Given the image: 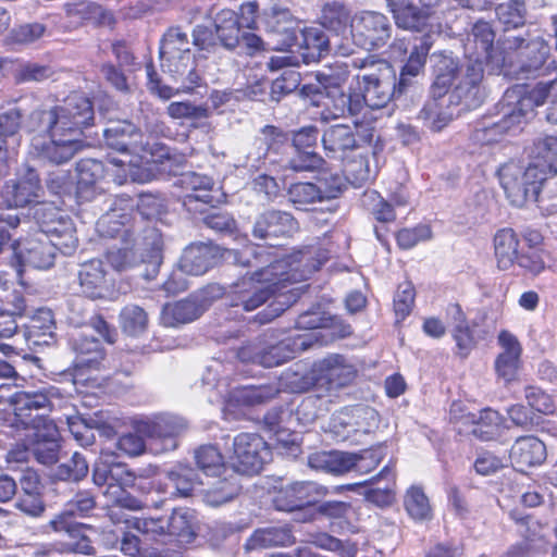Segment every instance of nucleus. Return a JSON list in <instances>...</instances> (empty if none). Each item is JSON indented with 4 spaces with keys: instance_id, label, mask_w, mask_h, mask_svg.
<instances>
[{
    "instance_id": "f257e3e1",
    "label": "nucleus",
    "mask_w": 557,
    "mask_h": 557,
    "mask_svg": "<svg viewBox=\"0 0 557 557\" xmlns=\"http://www.w3.org/2000/svg\"><path fill=\"white\" fill-rule=\"evenodd\" d=\"M275 252L273 247L264 246H249L240 252H232L237 263L255 271L231 285L227 294L231 307L253 311L284 288L285 283L307 280L327 259L314 248H305L282 259H274Z\"/></svg>"
},
{
    "instance_id": "f03ea898",
    "label": "nucleus",
    "mask_w": 557,
    "mask_h": 557,
    "mask_svg": "<svg viewBox=\"0 0 557 557\" xmlns=\"http://www.w3.org/2000/svg\"><path fill=\"white\" fill-rule=\"evenodd\" d=\"M92 120L91 102L76 92L61 104L34 110L25 125L37 133L30 140L29 153L54 164L70 161L82 149L83 128Z\"/></svg>"
},
{
    "instance_id": "7ed1b4c3",
    "label": "nucleus",
    "mask_w": 557,
    "mask_h": 557,
    "mask_svg": "<svg viewBox=\"0 0 557 557\" xmlns=\"http://www.w3.org/2000/svg\"><path fill=\"white\" fill-rule=\"evenodd\" d=\"M136 473L127 465L111 460V456L101 453L94 465L92 481L99 487H104L102 494L107 499V516L114 524L126 523L132 520L123 509L138 510L140 502L126 490L134 486Z\"/></svg>"
},
{
    "instance_id": "20e7f679",
    "label": "nucleus",
    "mask_w": 557,
    "mask_h": 557,
    "mask_svg": "<svg viewBox=\"0 0 557 557\" xmlns=\"http://www.w3.org/2000/svg\"><path fill=\"white\" fill-rule=\"evenodd\" d=\"M435 89H446L454 85L453 90L447 95L455 106L461 103L467 109L479 107L486 94L482 85L484 69L480 60L472 61L469 58L467 63L458 69L451 57H441L435 64Z\"/></svg>"
},
{
    "instance_id": "39448f33",
    "label": "nucleus",
    "mask_w": 557,
    "mask_h": 557,
    "mask_svg": "<svg viewBox=\"0 0 557 557\" xmlns=\"http://www.w3.org/2000/svg\"><path fill=\"white\" fill-rule=\"evenodd\" d=\"M106 145L121 152V157L109 160L110 164L117 168L114 181L123 184L128 177L136 181V169L140 163H149L153 152L144 143L141 132L128 121H112L103 129Z\"/></svg>"
},
{
    "instance_id": "423d86ee",
    "label": "nucleus",
    "mask_w": 557,
    "mask_h": 557,
    "mask_svg": "<svg viewBox=\"0 0 557 557\" xmlns=\"http://www.w3.org/2000/svg\"><path fill=\"white\" fill-rule=\"evenodd\" d=\"M557 85V78L548 83H539L531 90L524 85L508 88L500 101L502 119L485 128L487 140H496L494 135L505 134L519 128L520 124L532 114L535 107L542 106L548 97L549 89Z\"/></svg>"
},
{
    "instance_id": "0eeeda50",
    "label": "nucleus",
    "mask_w": 557,
    "mask_h": 557,
    "mask_svg": "<svg viewBox=\"0 0 557 557\" xmlns=\"http://www.w3.org/2000/svg\"><path fill=\"white\" fill-rule=\"evenodd\" d=\"M311 345L312 336L310 334H297L278 339L274 333H270L240 347L237 356L243 362L272 368L293 359Z\"/></svg>"
},
{
    "instance_id": "6e6552de",
    "label": "nucleus",
    "mask_w": 557,
    "mask_h": 557,
    "mask_svg": "<svg viewBox=\"0 0 557 557\" xmlns=\"http://www.w3.org/2000/svg\"><path fill=\"white\" fill-rule=\"evenodd\" d=\"M317 79L320 88H315L311 85H305L301 88V92L309 97L311 94L322 99L321 104L323 107L320 112L321 120L327 122L333 119L345 117L347 115H358L360 111V99L358 98L357 91L345 92L342 88V84L346 79V74H332L329 72H318Z\"/></svg>"
},
{
    "instance_id": "1a4fd4ad",
    "label": "nucleus",
    "mask_w": 557,
    "mask_h": 557,
    "mask_svg": "<svg viewBox=\"0 0 557 557\" xmlns=\"http://www.w3.org/2000/svg\"><path fill=\"white\" fill-rule=\"evenodd\" d=\"M233 368L230 363H223L220 360H213L206 369L202 375L205 385L216 389L222 398L230 397L238 404L253 406L272 399L278 393V388L272 385L260 386H237L232 391L230 387V375Z\"/></svg>"
},
{
    "instance_id": "9d476101",
    "label": "nucleus",
    "mask_w": 557,
    "mask_h": 557,
    "mask_svg": "<svg viewBox=\"0 0 557 557\" xmlns=\"http://www.w3.org/2000/svg\"><path fill=\"white\" fill-rule=\"evenodd\" d=\"M498 177L507 199L519 208L537 201L546 180L535 165L529 163L527 168H522L515 162L504 164L498 170Z\"/></svg>"
},
{
    "instance_id": "9b49d317",
    "label": "nucleus",
    "mask_w": 557,
    "mask_h": 557,
    "mask_svg": "<svg viewBox=\"0 0 557 557\" xmlns=\"http://www.w3.org/2000/svg\"><path fill=\"white\" fill-rule=\"evenodd\" d=\"M134 429L138 433L145 434L156 453H164L177 448L178 437L187 431L188 423L182 417L159 413L136 420Z\"/></svg>"
},
{
    "instance_id": "f8f14e48",
    "label": "nucleus",
    "mask_w": 557,
    "mask_h": 557,
    "mask_svg": "<svg viewBox=\"0 0 557 557\" xmlns=\"http://www.w3.org/2000/svg\"><path fill=\"white\" fill-rule=\"evenodd\" d=\"M269 458V447L261 436L240 433L234 437L228 463L236 473L253 475L261 471Z\"/></svg>"
},
{
    "instance_id": "ddd939ff",
    "label": "nucleus",
    "mask_w": 557,
    "mask_h": 557,
    "mask_svg": "<svg viewBox=\"0 0 557 557\" xmlns=\"http://www.w3.org/2000/svg\"><path fill=\"white\" fill-rule=\"evenodd\" d=\"M388 18L375 11H361L352 16L349 36L352 44L371 51L385 46L391 38Z\"/></svg>"
},
{
    "instance_id": "4468645a",
    "label": "nucleus",
    "mask_w": 557,
    "mask_h": 557,
    "mask_svg": "<svg viewBox=\"0 0 557 557\" xmlns=\"http://www.w3.org/2000/svg\"><path fill=\"white\" fill-rule=\"evenodd\" d=\"M449 416L458 433L472 434L482 441L494 438L500 430L502 417L490 408L474 413L466 411L461 403H453Z\"/></svg>"
},
{
    "instance_id": "2eb2a0df",
    "label": "nucleus",
    "mask_w": 557,
    "mask_h": 557,
    "mask_svg": "<svg viewBox=\"0 0 557 557\" xmlns=\"http://www.w3.org/2000/svg\"><path fill=\"white\" fill-rule=\"evenodd\" d=\"M374 129L369 125L354 127L337 124L329 127L323 136L322 144L327 157L344 160L348 152L359 149L363 144H370Z\"/></svg>"
},
{
    "instance_id": "dca6fc26",
    "label": "nucleus",
    "mask_w": 557,
    "mask_h": 557,
    "mask_svg": "<svg viewBox=\"0 0 557 557\" xmlns=\"http://www.w3.org/2000/svg\"><path fill=\"white\" fill-rule=\"evenodd\" d=\"M54 387L23 389L16 391L9 397L14 414L26 429L33 431L44 426V421H47L44 416L37 413L33 417L32 412L48 410L51 407V397L54 395Z\"/></svg>"
},
{
    "instance_id": "f3484780",
    "label": "nucleus",
    "mask_w": 557,
    "mask_h": 557,
    "mask_svg": "<svg viewBox=\"0 0 557 557\" xmlns=\"http://www.w3.org/2000/svg\"><path fill=\"white\" fill-rule=\"evenodd\" d=\"M14 263L17 275L21 276L23 268L48 269L54 262V247L45 236L38 233L30 238L16 240L13 246Z\"/></svg>"
},
{
    "instance_id": "a211bd4d",
    "label": "nucleus",
    "mask_w": 557,
    "mask_h": 557,
    "mask_svg": "<svg viewBox=\"0 0 557 557\" xmlns=\"http://www.w3.org/2000/svg\"><path fill=\"white\" fill-rule=\"evenodd\" d=\"M327 494V488L312 481H297L275 491L273 505L281 511L300 510L318 503Z\"/></svg>"
},
{
    "instance_id": "6ab92c4d",
    "label": "nucleus",
    "mask_w": 557,
    "mask_h": 557,
    "mask_svg": "<svg viewBox=\"0 0 557 557\" xmlns=\"http://www.w3.org/2000/svg\"><path fill=\"white\" fill-rule=\"evenodd\" d=\"M360 91L358 98L360 99V111L364 107L371 109L384 108L397 91L395 77L389 66L381 70L380 74H368L361 77L359 83Z\"/></svg>"
},
{
    "instance_id": "aec40b11",
    "label": "nucleus",
    "mask_w": 557,
    "mask_h": 557,
    "mask_svg": "<svg viewBox=\"0 0 557 557\" xmlns=\"http://www.w3.org/2000/svg\"><path fill=\"white\" fill-rule=\"evenodd\" d=\"M312 374V381L304 383L300 389H306L310 385L326 386L327 389L338 388L349 384L356 371L344 357L333 355L315 363Z\"/></svg>"
},
{
    "instance_id": "412c9836",
    "label": "nucleus",
    "mask_w": 557,
    "mask_h": 557,
    "mask_svg": "<svg viewBox=\"0 0 557 557\" xmlns=\"http://www.w3.org/2000/svg\"><path fill=\"white\" fill-rule=\"evenodd\" d=\"M512 47L518 50L520 62L519 69L513 70L516 74L547 73L549 46L542 37L537 36L528 41L521 37H513L510 48Z\"/></svg>"
},
{
    "instance_id": "4be33fe9",
    "label": "nucleus",
    "mask_w": 557,
    "mask_h": 557,
    "mask_svg": "<svg viewBox=\"0 0 557 557\" xmlns=\"http://www.w3.org/2000/svg\"><path fill=\"white\" fill-rule=\"evenodd\" d=\"M39 191L38 174L35 170L27 169L23 175L5 183L0 195V205L8 208L24 207L37 201Z\"/></svg>"
},
{
    "instance_id": "5701e85b",
    "label": "nucleus",
    "mask_w": 557,
    "mask_h": 557,
    "mask_svg": "<svg viewBox=\"0 0 557 557\" xmlns=\"http://www.w3.org/2000/svg\"><path fill=\"white\" fill-rule=\"evenodd\" d=\"M109 169L96 159H82L76 163L75 196L79 201H91L104 191L102 186Z\"/></svg>"
},
{
    "instance_id": "b1692460",
    "label": "nucleus",
    "mask_w": 557,
    "mask_h": 557,
    "mask_svg": "<svg viewBox=\"0 0 557 557\" xmlns=\"http://www.w3.org/2000/svg\"><path fill=\"white\" fill-rule=\"evenodd\" d=\"M499 352L494 362L497 376L506 383L516 380L521 367L522 346L511 332L502 330L497 335Z\"/></svg>"
},
{
    "instance_id": "393cba45",
    "label": "nucleus",
    "mask_w": 557,
    "mask_h": 557,
    "mask_svg": "<svg viewBox=\"0 0 557 557\" xmlns=\"http://www.w3.org/2000/svg\"><path fill=\"white\" fill-rule=\"evenodd\" d=\"M82 293L91 299H102L111 296L114 278L104 270L101 260H90L82 264L78 272Z\"/></svg>"
},
{
    "instance_id": "a878e982",
    "label": "nucleus",
    "mask_w": 557,
    "mask_h": 557,
    "mask_svg": "<svg viewBox=\"0 0 557 557\" xmlns=\"http://www.w3.org/2000/svg\"><path fill=\"white\" fill-rule=\"evenodd\" d=\"M432 95L420 110L418 117L432 132H441L453 121L456 106L445 91L435 89V84L432 86Z\"/></svg>"
},
{
    "instance_id": "bb28decb",
    "label": "nucleus",
    "mask_w": 557,
    "mask_h": 557,
    "mask_svg": "<svg viewBox=\"0 0 557 557\" xmlns=\"http://www.w3.org/2000/svg\"><path fill=\"white\" fill-rule=\"evenodd\" d=\"M297 228L298 224L292 214L280 210H269L256 219L252 235L256 238L268 240L277 237H288Z\"/></svg>"
},
{
    "instance_id": "cd10ccee",
    "label": "nucleus",
    "mask_w": 557,
    "mask_h": 557,
    "mask_svg": "<svg viewBox=\"0 0 557 557\" xmlns=\"http://www.w3.org/2000/svg\"><path fill=\"white\" fill-rule=\"evenodd\" d=\"M219 259V248L211 244H191L185 248L180 268L188 275H202L209 271Z\"/></svg>"
},
{
    "instance_id": "c85d7f7f",
    "label": "nucleus",
    "mask_w": 557,
    "mask_h": 557,
    "mask_svg": "<svg viewBox=\"0 0 557 557\" xmlns=\"http://www.w3.org/2000/svg\"><path fill=\"white\" fill-rule=\"evenodd\" d=\"M163 72L169 73L176 82H181L182 91L189 92L200 85L201 77L196 72L193 53L174 55H160Z\"/></svg>"
},
{
    "instance_id": "c756f323",
    "label": "nucleus",
    "mask_w": 557,
    "mask_h": 557,
    "mask_svg": "<svg viewBox=\"0 0 557 557\" xmlns=\"http://www.w3.org/2000/svg\"><path fill=\"white\" fill-rule=\"evenodd\" d=\"M318 137L319 132L313 126L304 127L295 133L293 144L298 151V156L289 160V169L300 172L312 171L320 166L322 159L317 153L307 150L315 145Z\"/></svg>"
},
{
    "instance_id": "7c9ffc66",
    "label": "nucleus",
    "mask_w": 557,
    "mask_h": 557,
    "mask_svg": "<svg viewBox=\"0 0 557 557\" xmlns=\"http://www.w3.org/2000/svg\"><path fill=\"white\" fill-rule=\"evenodd\" d=\"M33 440L29 450L42 465H51L58 460V429L52 421H44V426L30 431Z\"/></svg>"
},
{
    "instance_id": "2f4dec72",
    "label": "nucleus",
    "mask_w": 557,
    "mask_h": 557,
    "mask_svg": "<svg viewBox=\"0 0 557 557\" xmlns=\"http://www.w3.org/2000/svg\"><path fill=\"white\" fill-rule=\"evenodd\" d=\"M70 344L76 354L75 362L78 371L99 369L104 359V351L97 338L85 332H75L71 336Z\"/></svg>"
},
{
    "instance_id": "473e14b6",
    "label": "nucleus",
    "mask_w": 557,
    "mask_h": 557,
    "mask_svg": "<svg viewBox=\"0 0 557 557\" xmlns=\"http://www.w3.org/2000/svg\"><path fill=\"white\" fill-rule=\"evenodd\" d=\"M202 484L203 482L194 468L177 465L165 473L162 486L163 493L169 497H187Z\"/></svg>"
},
{
    "instance_id": "72a5a7b5",
    "label": "nucleus",
    "mask_w": 557,
    "mask_h": 557,
    "mask_svg": "<svg viewBox=\"0 0 557 557\" xmlns=\"http://www.w3.org/2000/svg\"><path fill=\"white\" fill-rule=\"evenodd\" d=\"M545 458V444L535 436L519 437L510 449L511 462L520 471L541 465Z\"/></svg>"
},
{
    "instance_id": "f704fd0d",
    "label": "nucleus",
    "mask_w": 557,
    "mask_h": 557,
    "mask_svg": "<svg viewBox=\"0 0 557 557\" xmlns=\"http://www.w3.org/2000/svg\"><path fill=\"white\" fill-rule=\"evenodd\" d=\"M181 184L186 190L183 205L188 211L202 212L201 209L194 205L197 202L209 205L214 201L213 196L209 193L214 184L211 177L190 172L182 176Z\"/></svg>"
},
{
    "instance_id": "c9c22d12",
    "label": "nucleus",
    "mask_w": 557,
    "mask_h": 557,
    "mask_svg": "<svg viewBox=\"0 0 557 557\" xmlns=\"http://www.w3.org/2000/svg\"><path fill=\"white\" fill-rule=\"evenodd\" d=\"M493 242L497 268L502 271L513 269L520 253V240L515 231L511 228L499 230Z\"/></svg>"
},
{
    "instance_id": "e433bc0d",
    "label": "nucleus",
    "mask_w": 557,
    "mask_h": 557,
    "mask_svg": "<svg viewBox=\"0 0 557 557\" xmlns=\"http://www.w3.org/2000/svg\"><path fill=\"white\" fill-rule=\"evenodd\" d=\"M355 457L352 453H344L338 450L318 451L311 454L308 458L310 468L331 473L335 475L344 474L352 470Z\"/></svg>"
},
{
    "instance_id": "4c0bfd02",
    "label": "nucleus",
    "mask_w": 557,
    "mask_h": 557,
    "mask_svg": "<svg viewBox=\"0 0 557 557\" xmlns=\"http://www.w3.org/2000/svg\"><path fill=\"white\" fill-rule=\"evenodd\" d=\"M95 505L96 502L90 493H78L67 503L64 510L50 521V525L57 532L65 531L72 533L74 531V524L71 518L88 513L94 509Z\"/></svg>"
},
{
    "instance_id": "58836bf2",
    "label": "nucleus",
    "mask_w": 557,
    "mask_h": 557,
    "mask_svg": "<svg viewBox=\"0 0 557 557\" xmlns=\"http://www.w3.org/2000/svg\"><path fill=\"white\" fill-rule=\"evenodd\" d=\"M356 418H375V411L371 408H357L350 412L342 411L333 414L330 423L331 431L341 441L348 440L351 434L357 432L368 433L367 428H362Z\"/></svg>"
},
{
    "instance_id": "ea45409f",
    "label": "nucleus",
    "mask_w": 557,
    "mask_h": 557,
    "mask_svg": "<svg viewBox=\"0 0 557 557\" xmlns=\"http://www.w3.org/2000/svg\"><path fill=\"white\" fill-rule=\"evenodd\" d=\"M531 165H535L547 178L557 174V136L539 138L531 150Z\"/></svg>"
},
{
    "instance_id": "a19ab883",
    "label": "nucleus",
    "mask_w": 557,
    "mask_h": 557,
    "mask_svg": "<svg viewBox=\"0 0 557 557\" xmlns=\"http://www.w3.org/2000/svg\"><path fill=\"white\" fill-rule=\"evenodd\" d=\"M495 34L492 29V26L487 22L479 21L472 27V33L468 37V41L466 44V51L469 58H472V61L484 62L490 57V51L493 47Z\"/></svg>"
},
{
    "instance_id": "79ce46f5",
    "label": "nucleus",
    "mask_w": 557,
    "mask_h": 557,
    "mask_svg": "<svg viewBox=\"0 0 557 557\" xmlns=\"http://www.w3.org/2000/svg\"><path fill=\"white\" fill-rule=\"evenodd\" d=\"M202 307L194 299H184L174 304H166L161 312V323L168 327H175L199 318Z\"/></svg>"
},
{
    "instance_id": "37998d69",
    "label": "nucleus",
    "mask_w": 557,
    "mask_h": 557,
    "mask_svg": "<svg viewBox=\"0 0 557 557\" xmlns=\"http://www.w3.org/2000/svg\"><path fill=\"white\" fill-rule=\"evenodd\" d=\"M295 543V537L288 525H276L258 529L248 540L247 549L287 546Z\"/></svg>"
},
{
    "instance_id": "c03bdc74",
    "label": "nucleus",
    "mask_w": 557,
    "mask_h": 557,
    "mask_svg": "<svg viewBox=\"0 0 557 557\" xmlns=\"http://www.w3.org/2000/svg\"><path fill=\"white\" fill-rule=\"evenodd\" d=\"M338 190L337 185L331 189H323L319 186L309 182H300L292 184L288 188V199L298 207H305L307 205L314 203L315 201H322L323 199L336 198V191Z\"/></svg>"
},
{
    "instance_id": "a18cd8bd",
    "label": "nucleus",
    "mask_w": 557,
    "mask_h": 557,
    "mask_svg": "<svg viewBox=\"0 0 557 557\" xmlns=\"http://www.w3.org/2000/svg\"><path fill=\"white\" fill-rule=\"evenodd\" d=\"M430 49L431 45L426 40L413 46L406 64L400 71L397 84L398 94H403L412 84V79L423 72Z\"/></svg>"
},
{
    "instance_id": "49530a36",
    "label": "nucleus",
    "mask_w": 557,
    "mask_h": 557,
    "mask_svg": "<svg viewBox=\"0 0 557 557\" xmlns=\"http://www.w3.org/2000/svg\"><path fill=\"white\" fill-rule=\"evenodd\" d=\"M215 32L224 47L234 49L239 45L240 24L237 14L233 10H221L214 20Z\"/></svg>"
},
{
    "instance_id": "de8ad7c7",
    "label": "nucleus",
    "mask_w": 557,
    "mask_h": 557,
    "mask_svg": "<svg viewBox=\"0 0 557 557\" xmlns=\"http://www.w3.org/2000/svg\"><path fill=\"white\" fill-rule=\"evenodd\" d=\"M322 26L335 34L342 36L344 40L350 39L349 28L352 17L349 11L341 3L327 4L322 12Z\"/></svg>"
},
{
    "instance_id": "09e8293b",
    "label": "nucleus",
    "mask_w": 557,
    "mask_h": 557,
    "mask_svg": "<svg viewBox=\"0 0 557 557\" xmlns=\"http://www.w3.org/2000/svg\"><path fill=\"white\" fill-rule=\"evenodd\" d=\"M27 308L25 297L17 290L12 292L5 301L0 302V317H10V321L3 327H0V338H9L13 336L17 330L15 317L25 314Z\"/></svg>"
},
{
    "instance_id": "8fccbe9b",
    "label": "nucleus",
    "mask_w": 557,
    "mask_h": 557,
    "mask_svg": "<svg viewBox=\"0 0 557 557\" xmlns=\"http://www.w3.org/2000/svg\"><path fill=\"white\" fill-rule=\"evenodd\" d=\"M388 7L394 15L398 27L404 29H417L423 23V18L428 16L423 11L412 5L406 0H387Z\"/></svg>"
},
{
    "instance_id": "3c124183",
    "label": "nucleus",
    "mask_w": 557,
    "mask_h": 557,
    "mask_svg": "<svg viewBox=\"0 0 557 557\" xmlns=\"http://www.w3.org/2000/svg\"><path fill=\"white\" fill-rule=\"evenodd\" d=\"M239 485L233 475L216 479L203 490V500L210 506H220L232 500L238 493Z\"/></svg>"
},
{
    "instance_id": "603ef678",
    "label": "nucleus",
    "mask_w": 557,
    "mask_h": 557,
    "mask_svg": "<svg viewBox=\"0 0 557 557\" xmlns=\"http://www.w3.org/2000/svg\"><path fill=\"white\" fill-rule=\"evenodd\" d=\"M198 468L207 476H221L227 472L223 456L213 445H203L195 451Z\"/></svg>"
},
{
    "instance_id": "864d4df0",
    "label": "nucleus",
    "mask_w": 557,
    "mask_h": 557,
    "mask_svg": "<svg viewBox=\"0 0 557 557\" xmlns=\"http://www.w3.org/2000/svg\"><path fill=\"white\" fill-rule=\"evenodd\" d=\"M373 482L384 480L382 487H373L367 492V499L380 507L389 505L394 499L395 473L394 470L386 466L380 473L374 476Z\"/></svg>"
},
{
    "instance_id": "5fc2aeb1",
    "label": "nucleus",
    "mask_w": 557,
    "mask_h": 557,
    "mask_svg": "<svg viewBox=\"0 0 557 557\" xmlns=\"http://www.w3.org/2000/svg\"><path fill=\"white\" fill-rule=\"evenodd\" d=\"M120 323L125 333L137 336L147 330L148 314L137 305H127L120 313Z\"/></svg>"
},
{
    "instance_id": "6e6d98bb",
    "label": "nucleus",
    "mask_w": 557,
    "mask_h": 557,
    "mask_svg": "<svg viewBox=\"0 0 557 557\" xmlns=\"http://www.w3.org/2000/svg\"><path fill=\"white\" fill-rule=\"evenodd\" d=\"M69 15H78L82 20L98 25H111L114 21L113 15L101 5L94 2H81L67 7Z\"/></svg>"
},
{
    "instance_id": "4d7b16f0",
    "label": "nucleus",
    "mask_w": 557,
    "mask_h": 557,
    "mask_svg": "<svg viewBox=\"0 0 557 557\" xmlns=\"http://www.w3.org/2000/svg\"><path fill=\"white\" fill-rule=\"evenodd\" d=\"M405 508L414 520H426L431 517L429 498L420 486H411L405 496Z\"/></svg>"
},
{
    "instance_id": "13d9d810",
    "label": "nucleus",
    "mask_w": 557,
    "mask_h": 557,
    "mask_svg": "<svg viewBox=\"0 0 557 557\" xmlns=\"http://www.w3.org/2000/svg\"><path fill=\"white\" fill-rule=\"evenodd\" d=\"M496 15L504 25L505 30L518 28L524 24V3L519 0L500 3L496 8Z\"/></svg>"
},
{
    "instance_id": "bf43d9fd",
    "label": "nucleus",
    "mask_w": 557,
    "mask_h": 557,
    "mask_svg": "<svg viewBox=\"0 0 557 557\" xmlns=\"http://www.w3.org/2000/svg\"><path fill=\"white\" fill-rule=\"evenodd\" d=\"M87 473L88 462L79 453H74L71 459L59 465L54 470V476L62 481H79Z\"/></svg>"
},
{
    "instance_id": "052dcab7",
    "label": "nucleus",
    "mask_w": 557,
    "mask_h": 557,
    "mask_svg": "<svg viewBox=\"0 0 557 557\" xmlns=\"http://www.w3.org/2000/svg\"><path fill=\"white\" fill-rule=\"evenodd\" d=\"M180 53H191L187 34L181 28H170L161 41L160 55H170L173 59Z\"/></svg>"
},
{
    "instance_id": "680f3d73",
    "label": "nucleus",
    "mask_w": 557,
    "mask_h": 557,
    "mask_svg": "<svg viewBox=\"0 0 557 557\" xmlns=\"http://www.w3.org/2000/svg\"><path fill=\"white\" fill-rule=\"evenodd\" d=\"M346 178L354 185H362L374 176V171L370 168L369 158L359 153L358 159L348 160L344 164Z\"/></svg>"
},
{
    "instance_id": "e2e57ef3",
    "label": "nucleus",
    "mask_w": 557,
    "mask_h": 557,
    "mask_svg": "<svg viewBox=\"0 0 557 557\" xmlns=\"http://www.w3.org/2000/svg\"><path fill=\"white\" fill-rule=\"evenodd\" d=\"M330 44L331 39L321 27H309L302 32V46L308 57L320 58L327 51Z\"/></svg>"
},
{
    "instance_id": "0e129e2a",
    "label": "nucleus",
    "mask_w": 557,
    "mask_h": 557,
    "mask_svg": "<svg viewBox=\"0 0 557 557\" xmlns=\"http://www.w3.org/2000/svg\"><path fill=\"white\" fill-rule=\"evenodd\" d=\"M47 27L42 23H23L14 26L10 32V39L17 45H32L42 38Z\"/></svg>"
},
{
    "instance_id": "69168bd1",
    "label": "nucleus",
    "mask_w": 557,
    "mask_h": 557,
    "mask_svg": "<svg viewBox=\"0 0 557 557\" xmlns=\"http://www.w3.org/2000/svg\"><path fill=\"white\" fill-rule=\"evenodd\" d=\"M450 333L456 345V355L460 358H467L478 344L474 329L467 324L460 327H453Z\"/></svg>"
},
{
    "instance_id": "338daca9",
    "label": "nucleus",
    "mask_w": 557,
    "mask_h": 557,
    "mask_svg": "<svg viewBox=\"0 0 557 557\" xmlns=\"http://www.w3.org/2000/svg\"><path fill=\"white\" fill-rule=\"evenodd\" d=\"M546 550V542L541 535L523 539L510 546L504 557H535Z\"/></svg>"
},
{
    "instance_id": "774afa93",
    "label": "nucleus",
    "mask_w": 557,
    "mask_h": 557,
    "mask_svg": "<svg viewBox=\"0 0 557 557\" xmlns=\"http://www.w3.org/2000/svg\"><path fill=\"white\" fill-rule=\"evenodd\" d=\"M166 113L174 120H201L209 116L206 107L195 106L188 101L171 102L166 108Z\"/></svg>"
}]
</instances>
